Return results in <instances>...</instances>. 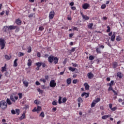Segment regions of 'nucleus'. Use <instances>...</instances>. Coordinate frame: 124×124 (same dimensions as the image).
Instances as JSON below:
<instances>
[{
    "mask_svg": "<svg viewBox=\"0 0 124 124\" xmlns=\"http://www.w3.org/2000/svg\"><path fill=\"white\" fill-rule=\"evenodd\" d=\"M11 113L12 114H13V115H15V114H16V111H15V110L14 109H12L11 110Z\"/></svg>",
    "mask_w": 124,
    "mask_h": 124,
    "instance_id": "09e8293b",
    "label": "nucleus"
},
{
    "mask_svg": "<svg viewBox=\"0 0 124 124\" xmlns=\"http://www.w3.org/2000/svg\"><path fill=\"white\" fill-rule=\"evenodd\" d=\"M52 105H57V102L56 101H54L53 102H52Z\"/></svg>",
    "mask_w": 124,
    "mask_h": 124,
    "instance_id": "052dcab7",
    "label": "nucleus"
},
{
    "mask_svg": "<svg viewBox=\"0 0 124 124\" xmlns=\"http://www.w3.org/2000/svg\"><path fill=\"white\" fill-rule=\"evenodd\" d=\"M34 103L35 104H37V105H38V104H39L40 102L37 101V100H36L34 101Z\"/></svg>",
    "mask_w": 124,
    "mask_h": 124,
    "instance_id": "a18cd8bd",
    "label": "nucleus"
},
{
    "mask_svg": "<svg viewBox=\"0 0 124 124\" xmlns=\"http://www.w3.org/2000/svg\"><path fill=\"white\" fill-rule=\"evenodd\" d=\"M96 51L98 54H101V51L98 47L96 48Z\"/></svg>",
    "mask_w": 124,
    "mask_h": 124,
    "instance_id": "c756f323",
    "label": "nucleus"
},
{
    "mask_svg": "<svg viewBox=\"0 0 124 124\" xmlns=\"http://www.w3.org/2000/svg\"><path fill=\"white\" fill-rule=\"evenodd\" d=\"M6 103L7 105V104H8V105H11V104H12V103L11 102V101H10V99H9V98L7 99Z\"/></svg>",
    "mask_w": 124,
    "mask_h": 124,
    "instance_id": "aec40b11",
    "label": "nucleus"
},
{
    "mask_svg": "<svg viewBox=\"0 0 124 124\" xmlns=\"http://www.w3.org/2000/svg\"><path fill=\"white\" fill-rule=\"evenodd\" d=\"M16 112L17 115L20 114V109H19L18 108H17L16 109Z\"/></svg>",
    "mask_w": 124,
    "mask_h": 124,
    "instance_id": "c9c22d12",
    "label": "nucleus"
},
{
    "mask_svg": "<svg viewBox=\"0 0 124 124\" xmlns=\"http://www.w3.org/2000/svg\"><path fill=\"white\" fill-rule=\"evenodd\" d=\"M16 23L17 25H21L22 24V21H21V20L17 19L16 20Z\"/></svg>",
    "mask_w": 124,
    "mask_h": 124,
    "instance_id": "6ab92c4d",
    "label": "nucleus"
},
{
    "mask_svg": "<svg viewBox=\"0 0 124 124\" xmlns=\"http://www.w3.org/2000/svg\"><path fill=\"white\" fill-rule=\"evenodd\" d=\"M90 7V4L86 3L82 5V8L83 9H88Z\"/></svg>",
    "mask_w": 124,
    "mask_h": 124,
    "instance_id": "6e6552de",
    "label": "nucleus"
},
{
    "mask_svg": "<svg viewBox=\"0 0 124 124\" xmlns=\"http://www.w3.org/2000/svg\"><path fill=\"white\" fill-rule=\"evenodd\" d=\"M5 76H6L7 77H8V75H9V73H8V72H6L5 73Z\"/></svg>",
    "mask_w": 124,
    "mask_h": 124,
    "instance_id": "bf43d9fd",
    "label": "nucleus"
},
{
    "mask_svg": "<svg viewBox=\"0 0 124 124\" xmlns=\"http://www.w3.org/2000/svg\"><path fill=\"white\" fill-rule=\"evenodd\" d=\"M89 60L90 61H93V60H94V56L93 55H91L89 56Z\"/></svg>",
    "mask_w": 124,
    "mask_h": 124,
    "instance_id": "72a5a7b5",
    "label": "nucleus"
},
{
    "mask_svg": "<svg viewBox=\"0 0 124 124\" xmlns=\"http://www.w3.org/2000/svg\"><path fill=\"white\" fill-rule=\"evenodd\" d=\"M1 71L2 72H4V71H6V63L4 64V67H1Z\"/></svg>",
    "mask_w": 124,
    "mask_h": 124,
    "instance_id": "a211bd4d",
    "label": "nucleus"
},
{
    "mask_svg": "<svg viewBox=\"0 0 124 124\" xmlns=\"http://www.w3.org/2000/svg\"><path fill=\"white\" fill-rule=\"evenodd\" d=\"M106 5H105V4H103L101 6L102 9H104L106 8Z\"/></svg>",
    "mask_w": 124,
    "mask_h": 124,
    "instance_id": "de8ad7c7",
    "label": "nucleus"
},
{
    "mask_svg": "<svg viewBox=\"0 0 124 124\" xmlns=\"http://www.w3.org/2000/svg\"><path fill=\"white\" fill-rule=\"evenodd\" d=\"M9 30V27L7 26H4L3 28V31L5 32H7Z\"/></svg>",
    "mask_w": 124,
    "mask_h": 124,
    "instance_id": "1a4fd4ad",
    "label": "nucleus"
},
{
    "mask_svg": "<svg viewBox=\"0 0 124 124\" xmlns=\"http://www.w3.org/2000/svg\"><path fill=\"white\" fill-rule=\"evenodd\" d=\"M41 107L38 106L37 108H34L32 110V112H39V111H41L42 110Z\"/></svg>",
    "mask_w": 124,
    "mask_h": 124,
    "instance_id": "423d86ee",
    "label": "nucleus"
},
{
    "mask_svg": "<svg viewBox=\"0 0 124 124\" xmlns=\"http://www.w3.org/2000/svg\"><path fill=\"white\" fill-rule=\"evenodd\" d=\"M18 55L20 56V57H23V56H24L25 54L24 53L20 52H19Z\"/></svg>",
    "mask_w": 124,
    "mask_h": 124,
    "instance_id": "79ce46f5",
    "label": "nucleus"
},
{
    "mask_svg": "<svg viewBox=\"0 0 124 124\" xmlns=\"http://www.w3.org/2000/svg\"><path fill=\"white\" fill-rule=\"evenodd\" d=\"M107 32H110L111 31V28L109 27V26H107Z\"/></svg>",
    "mask_w": 124,
    "mask_h": 124,
    "instance_id": "e433bc0d",
    "label": "nucleus"
},
{
    "mask_svg": "<svg viewBox=\"0 0 124 124\" xmlns=\"http://www.w3.org/2000/svg\"><path fill=\"white\" fill-rule=\"evenodd\" d=\"M18 95H19V98L21 99L22 97H23V93H18Z\"/></svg>",
    "mask_w": 124,
    "mask_h": 124,
    "instance_id": "58836bf2",
    "label": "nucleus"
},
{
    "mask_svg": "<svg viewBox=\"0 0 124 124\" xmlns=\"http://www.w3.org/2000/svg\"><path fill=\"white\" fill-rule=\"evenodd\" d=\"M10 99L13 102H16V100H17L18 99V96H16L14 95H12L10 97Z\"/></svg>",
    "mask_w": 124,
    "mask_h": 124,
    "instance_id": "20e7f679",
    "label": "nucleus"
},
{
    "mask_svg": "<svg viewBox=\"0 0 124 124\" xmlns=\"http://www.w3.org/2000/svg\"><path fill=\"white\" fill-rule=\"evenodd\" d=\"M40 81H41V82H43V83H46V79L44 78L40 79Z\"/></svg>",
    "mask_w": 124,
    "mask_h": 124,
    "instance_id": "ea45409f",
    "label": "nucleus"
},
{
    "mask_svg": "<svg viewBox=\"0 0 124 124\" xmlns=\"http://www.w3.org/2000/svg\"><path fill=\"white\" fill-rule=\"evenodd\" d=\"M48 61L50 63H52L54 62L55 64H57L59 62V58L53 55H50L48 58Z\"/></svg>",
    "mask_w": 124,
    "mask_h": 124,
    "instance_id": "f257e3e1",
    "label": "nucleus"
},
{
    "mask_svg": "<svg viewBox=\"0 0 124 124\" xmlns=\"http://www.w3.org/2000/svg\"><path fill=\"white\" fill-rule=\"evenodd\" d=\"M67 84L68 85H70V84H71V78H69L67 79Z\"/></svg>",
    "mask_w": 124,
    "mask_h": 124,
    "instance_id": "393cba45",
    "label": "nucleus"
},
{
    "mask_svg": "<svg viewBox=\"0 0 124 124\" xmlns=\"http://www.w3.org/2000/svg\"><path fill=\"white\" fill-rule=\"evenodd\" d=\"M4 57L5 59H6V60H7V61H9V60H10V57H9L7 55H5Z\"/></svg>",
    "mask_w": 124,
    "mask_h": 124,
    "instance_id": "473e14b6",
    "label": "nucleus"
},
{
    "mask_svg": "<svg viewBox=\"0 0 124 124\" xmlns=\"http://www.w3.org/2000/svg\"><path fill=\"white\" fill-rule=\"evenodd\" d=\"M73 30H74V31H78V28H77V27H73Z\"/></svg>",
    "mask_w": 124,
    "mask_h": 124,
    "instance_id": "e2e57ef3",
    "label": "nucleus"
},
{
    "mask_svg": "<svg viewBox=\"0 0 124 124\" xmlns=\"http://www.w3.org/2000/svg\"><path fill=\"white\" fill-rule=\"evenodd\" d=\"M39 31H43V30H44V28L43 27V26H41L39 27Z\"/></svg>",
    "mask_w": 124,
    "mask_h": 124,
    "instance_id": "49530a36",
    "label": "nucleus"
},
{
    "mask_svg": "<svg viewBox=\"0 0 124 124\" xmlns=\"http://www.w3.org/2000/svg\"><path fill=\"white\" fill-rule=\"evenodd\" d=\"M17 28V26L14 25H11L9 26V30H15Z\"/></svg>",
    "mask_w": 124,
    "mask_h": 124,
    "instance_id": "4468645a",
    "label": "nucleus"
},
{
    "mask_svg": "<svg viewBox=\"0 0 124 124\" xmlns=\"http://www.w3.org/2000/svg\"><path fill=\"white\" fill-rule=\"evenodd\" d=\"M85 90H86V91H89V90H90V85H89V84H88L87 83L85 84Z\"/></svg>",
    "mask_w": 124,
    "mask_h": 124,
    "instance_id": "b1692460",
    "label": "nucleus"
},
{
    "mask_svg": "<svg viewBox=\"0 0 124 124\" xmlns=\"http://www.w3.org/2000/svg\"><path fill=\"white\" fill-rule=\"evenodd\" d=\"M55 111H57V108H52V112H55Z\"/></svg>",
    "mask_w": 124,
    "mask_h": 124,
    "instance_id": "338daca9",
    "label": "nucleus"
},
{
    "mask_svg": "<svg viewBox=\"0 0 124 124\" xmlns=\"http://www.w3.org/2000/svg\"><path fill=\"white\" fill-rule=\"evenodd\" d=\"M23 84L24 85V86H25V87H28V86H29V82L27 81V80H22Z\"/></svg>",
    "mask_w": 124,
    "mask_h": 124,
    "instance_id": "f3484780",
    "label": "nucleus"
},
{
    "mask_svg": "<svg viewBox=\"0 0 124 124\" xmlns=\"http://www.w3.org/2000/svg\"><path fill=\"white\" fill-rule=\"evenodd\" d=\"M40 117H42V118H44L45 117V114H44V112H42L40 114Z\"/></svg>",
    "mask_w": 124,
    "mask_h": 124,
    "instance_id": "f704fd0d",
    "label": "nucleus"
},
{
    "mask_svg": "<svg viewBox=\"0 0 124 124\" xmlns=\"http://www.w3.org/2000/svg\"><path fill=\"white\" fill-rule=\"evenodd\" d=\"M99 48H102V49H104V46L99 45Z\"/></svg>",
    "mask_w": 124,
    "mask_h": 124,
    "instance_id": "13d9d810",
    "label": "nucleus"
},
{
    "mask_svg": "<svg viewBox=\"0 0 124 124\" xmlns=\"http://www.w3.org/2000/svg\"><path fill=\"white\" fill-rule=\"evenodd\" d=\"M38 92H39V93H43V91L40 89V88H38L37 89Z\"/></svg>",
    "mask_w": 124,
    "mask_h": 124,
    "instance_id": "37998d69",
    "label": "nucleus"
},
{
    "mask_svg": "<svg viewBox=\"0 0 124 124\" xmlns=\"http://www.w3.org/2000/svg\"><path fill=\"white\" fill-rule=\"evenodd\" d=\"M0 108L2 110H5L7 108V103L4 100H2L0 102Z\"/></svg>",
    "mask_w": 124,
    "mask_h": 124,
    "instance_id": "f03ea898",
    "label": "nucleus"
},
{
    "mask_svg": "<svg viewBox=\"0 0 124 124\" xmlns=\"http://www.w3.org/2000/svg\"><path fill=\"white\" fill-rule=\"evenodd\" d=\"M113 93H114V95H117L118 94V93H117V92H116V91L115 90H112Z\"/></svg>",
    "mask_w": 124,
    "mask_h": 124,
    "instance_id": "603ef678",
    "label": "nucleus"
},
{
    "mask_svg": "<svg viewBox=\"0 0 124 124\" xmlns=\"http://www.w3.org/2000/svg\"><path fill=\"white\" fill-rule=\"evenodd\" d=\"M109 117H111L110 115H104L102 117V120H106V119L109 118Z\"/></svg>",
    "mask_w": 124,
    "mask_h": 124,
    "instance_id": "2eb2a0df",
    "label": "nucleus"
},
{
    "mask_svg": "<svg viewBox=\"0 0 124 124\" xmlns=\"http://www.w3.org/2000/svg\"><path fill=\"white\" fill-rule=\"evenodd\" d=\"M62 96H60L59 99L58 100V102L59 104H62Z\"/></svg>",
    "mask_w": 124,
    "mask_h": 124,
    "instance_id": "7c9ffc66",
    "label": "nucleus"
},
{
    "mask_svg": "<svg viewBox=\"0 0 124 124\" xmlns=\"http://www.w3.org/2000/svg\"><path fill=\"white\" fill-rule=\"evenodd\" d=\"M28 53H31V46H29V47L27 48Z\"/></svg>",
    "mask_w": 124,
    "mask_h": 124,
    "instance_id": "cd10ccee",
    "label": "nucleus"
},
{
    "mask_svg": "<svg viewBox=\"0 0 124 124\" xmlns=\"http://www.w3.org/2000/svg\"><path fill=\"white\" fill-rule=\"evenodd\" d=\"M35 84L37 86H39L40 83L38 81H36Z\"/></svg>",
    "mask_w": 124,
    "mask_h": 124,
    "instance_id": "774afa93",
    "label": "nucleus"
},
{
    "mask_svg": "<svg viewBox=\"0 0 124 124\" xmlns=\"http://www.w3.org/2000/svg\"><path fill=\"white\" fill-rule=\"evenodd\" d=\"M87 93L84 92L82 94H81V96L83 97V96H85V95H86Z\"/></svg>",
    "mask_w": 124,
    "mask_h": 124,
    "instance_id": "69168bd1",
    "label": "nucleus"
},
{
    "mask_svg": "<svg viewBox=\"0 0 124 124\" xmlns=\"http://www.w3.org/2000/svg\"><path fill=\"white\" fill-rule=\"evenodd\" d=\"M26 118V114L24 113L22 114V116L19 118L20 120H24Z\"/></svg>",
    "mask_w": 124,
    "mask_h": 124,
    "instance_id": "5701e85b",
    "label": "nucleus"
},
{
    "mask_svg": "<svg viewBox=\"0 0 124 124\" xmlns=\"http://www.w3.org/2000/svg\"><path fill=\"white\" fill-rule=\"evenodd\" d=\"M122 40V38L121 37V36H118L116 37V41H121Z\"/></svg>",
    "mask_w": 124,
    "mask_h": 124,
    "instance_id": "bb28decb",
    "label": "nucleus"
},
{
    "mask_svg": "<svg viewBox=\"0 0 124 124\" xmlns=\"http://www.w3.org/2000/svg\"><path fill=\"white\" fill-rule=\"evenodd\" d=\"M5 41L3 39H0V46L1 47V50L4 49V47H5Z\"/></svg>",
    "mask_w": 124,
    "mask_h": 124,
    "instance_id": "7ed1b4c3",
    "label": "nucleus"
},
{
    "mask_svg": "<svg viewBox=\"0 0 124 124\" xmlns=\"http://www.w3.org/2000/svg\"><path fill=\"white\" fill-rule=\"evenodd\" d=\"M69 70H70V71H72V72H74L75 70H76V68H73L72 67H69L68 68Z\"/></svg>",
    "mask_w": 124,
    "mask_h": 124,
    "instance_id": "4be33fe9",
    "label": "nucleus"
},
{
    "mask_svg": "<svg viewBox=\"0 0 124 124\" xmlns=\"http://www.w3.org/2000/svg\"><path fill=\"white\" fill-rule=\"evenodd\" d=\"M17 62H18V59H15L14 62V66L15 67H17V66H18V63H17Z\"/></svg>",
    "mask_w": 124,
    "mask_h": 124,
    "instance_id": "ddd939ff",
    "label": "nucleus"
},
{
    "mask_svg": "<svg viewBox=\"0 0 124 124\" xmlns=\"http://www.w3.org/2000/svg\"><path fill=\"white\" fill-rule=\"evenodd\" d=\"M28 17H29V18H31V17H33V14H31L30 15H29L28 16Z\"/></svg>",
    "mask_w": 124,
    "mask_h": 124,
    "instance_id": "6e6d98bb",
    "label": "nucleus"
},
{
    "mask_svg": "<svg viewBox=\"0 0 124 124\" xmlns=\"http://www.w3.org/2000/svg\"><path fill=\"white\" fill-rule=\"evenodd\" d=\"M117 109V107H115L113 108H111V110H112V111H116V109Z\"/></svg>",
    "mask_w": 124,
    "mask_h": 124,
    "instance_id": "5fc2aeb1",
    "label": "nucleus"
},
{
    "mask_svg": "<svg viewBox=\"0 0 124 124\" xmlns=\"http://www.w3.org/2000/svg\"><path fill=\"white\" fill-rule=\"evenodd\" d=\"M31 63H32V61L31 59L28 60V62L27 63L28 66L30 67V66H31Z\"/></svg>",
    "mask_w": 124,
    "mask_h": 124,
    "instance_id": "dca6fc26",
    "label": "nucleus"
},
{
    "mask_svg": "<svg viewBox=\"0 0 124 124\" xmlns=\"http://www.w3.org/2000/svg\"><path fill=\"white\" fill-rule=\"evenodd\" d=\"M117 77H119L120 79H122V78H123V75L122 74V73L118 72L117 74Z\"/></svg>",
    "mask_w": 124,
    "mask_h": 124,
    "instance_id": "f8f14e48",
    "label": "nucleus"
},
{
    "mask_svg": "<svg viewBox=\"0 0 124 124\" xmlns=\"http://www.w3.org/2000/svg\"><path fill=\"white\" fill-rule=\"evenodd\" d=\"M75 49H76V47L72 48L71 50V52H74L75 51Z\"/></svg>",
    "mask_w": 124,
    "mask_h": 124,
    "instance_id": "680f3d73",
    "label": "nucleus"
},
{
    "mask_svg": "<svg viewBox=\"0 0 124 124\" xmlns=\"http://www.w3.org/2000/svg\"><path fill=\"white\" fill-rule=\"evenodd\" d=\"M41 57V54L40 52H37V57L38 58H40Z\"/></svg>",
    "mask_w": 124,
    "mask_h": 124,
    "instance_id": "864d4df0",
    "label": "nucleus"
},
{
    "mask_svg": "<svg viewBox=\"0 0 124 124\" xmlns=\"http://www.w3.org/2000/svg\"><path fill=\"white\" fill-rule=\"evenodd\" d=\"M113 90V87L111 86H109V87L108 88V91L110 92V91Z\"/></svg>",
    "mask_w": 124,
    "mask_h": 124,
    "instance_id": "a19ab883",
    "label": "nucleus"
},
{
    "mask_svg": "<svg viewBox=\"0 0 124 124\" xmlns=\"http://www.w3.org/2000/svg\"><path fill=\"white\" fill-rule=\"evenodd\" d=\"M83 19L84 20H89L90 17L86 15L83 16V17H82Z\"/></svg>",
    "mask_w": 124,
    "mask_h": 124,
    "instance_id": "a878e982",
    "label": "nucleus"
},
{
    "mask_svg": "<svg viewBox=\"0 0 124 124\" xmlns=\"http://www.w3.org/2000/svg\"><path fill=\"white\" fill-rule=\"evenodd\" d=\"M57 86V83L55 82L54 80H52L50 82V87L55 88Z\"/></svg>",
    "mask_w": 124,
    "mask_h": 124,
    "instance_id": "39448f33",
    "label": "nucleus"
},
{
    "mask_svg": "<svg viewBox=\"0 0 124 124\" xmlns=\"http://www.w3.org/2000/svg\"><path fill=\"white\" fill-rule=\"evenodd\" d=\"M114 80H111L110 81V83L108 84V86H112L114 85Z\"/></svg>",
    "mask_w": 124,
    "mask_h": 124,
    "instance_id": "c85d7f7f",
    "label": "nucleus"
},
{
    "mask_svg": "<svg viewBox=\"0 0 124 124\" xmlns=\"http://www.w3.org/2000/svg\"><path fill=\"white\" fill-rule=\"evenodd\" d=\"M74 35V33H72L69 34V37H72Z\"/></svg>",
    "mask_w": 124,
    "mask_h": 124,
    "instance_id": "4d7b16f0",
    "label": "nucleus"
},
{
    "mask_svg": "<svg viewBox=\"0 0 124 124\" xmlns=\"http://www.w3.org/2000/svg\"><path fill=\"white\" fill-rule=\"evenodd\" d=\"M36 65H37L38 67H40V66H41V62H38L36 63Z\"/></svg>",
    "mask_w": 124,
    "mask_h": 124,
    "instance_id": "4c0bfd02",
    "label": "nucleus"
},
{
    "mask_svg": "<svg viewBox=\"0 0 124 124\" xmlns=\"http://www.w3.org/2000/svg\"><path fill=\"white\" fill-rule=\"evenodd\" d=\"M54 16H55V12H50L49 15V19H50V20H52V19L54 18Z\"/></svg>",
    "mask_w": 124,
    "mask_h": 124,
    "instance_id": "0eeeda50",
    "label": "nucleus"
},
{
    "mask_svg": "<svg viewBox=\"0 0 124 124\" xmlns=\"http://www.w3.org/2000/svg\"><path fill=\"white\" fill-rule=\"evenodd\" d=\"M62 102L63 103H65V102H66V98H63L62 99Z\"/></svg>",
    "mask_w": 124,
    "mask_h": 124,
    "instance_id": "3c124183",
    "label": "nucleus"
},
{
    "mask_svg": "<svg viewBox=\"0 0 124 124\" xmlns=\"http://www.w3.org/2000/svg\"><path fill=\"white\" fill-rule=\"evenodd\" d=\"M73 84H76L77 83V79H74L73 80Z\"/></svg>",
    "mask_w": 124,
    "mask_h": 124,
    "instance_id": "0e129e2a",
    "label": "nucleus"
},
{
    "mask_svg": "<svg viewBox=\"0 0 124 124\" xmlns=\"http://www.w3.org/2000/svg\"><path fill=\"white\" fill-rule=\"evenodd\" d=\"M115 37H116V34L115 32H114L113 35L111 36V38H110L111 41L112 42L115 41Z\"/></svg>",
    "mask_w": 124,
    "mask_h": 124,
    "instance_id": "9d476101",
    "label": "nucleus"
},
{
    "mask_svg": "<svg viewBox=\"0 0 124 124\" xmlns=\"http://www.w3.org/2000/svg\"><path fill=\"white\" fill-rule=\"evenodd\" d=\"M87 75L89 79H93V74L92 73H89Z\"/></svg>",
    "mask_w": 124,
    "mask_h": 124,
    "instance_id": "9b49d317",
    "label": "nucleus"
},
{
    "mask_svg": "<svg viewBox=\"0 0 124 124\" xmlns=\"http://www.w3.org/2000/svg\"><path fill=\"white\" fill-rule=\"evenodd\" d=\"M41 65H42L43 67H45V66H46V64L44 62H41Z\"/></svg>",
    "mask_w": 124,
    "mask_h": 124,
    "instance_id": "c03bdc74",
    "label": "nucleus"
},
{
    "mask_svg": "<svg viewBox=\"0 0 124 124\" xmlns=\"http://www.w3.org/2000/svg\"><path fill=\"white\" fill-rule=\"evenodd\" d=\"M78 101L79 103H82V102H83V99H82V98L79 97V98L78 99Z\"/></svg>",
    "mask_w": 124,
    "mask_h": 124,
    "instance_id": "2f4dec72",
    "label": "nucleus"
},
{
    "mask_svg": "<svg viewBox=\"0 0 124 124\" xmlns=\"http://www.w3.org/2000/svg\"><path fill=\"white\" fill-rule=\"evenodd\" d=\"M93 23H89L88 25V29L92 30L93 29Z\"/></svg>",
    "mask_w": 124,
    "mask_h": 124,
    "instance_id": "412c9836",
    "label": "nucleus"
},
{
    "mask_svg": "<svg viewBox=\"0 0 124 124\" xmlns=\"http://www.w3.org/2000/svg\"><path fill=\"white\" fill-rule=\"evenodd\" d=\"M95 101H96V102H97V103L98 102H99L100 101V98H97L95 100Z\"/></svg>",
    "mask_w": 124,
    "mask_h": 124,
    "instance_id": "8fccbe9b",
    "label": "nucleus"
}]
</instances>
